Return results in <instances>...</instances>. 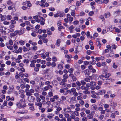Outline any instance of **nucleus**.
<instances>
[{"instance_id": "ea45409f", "label": "nucleus", "mask_w": 121, "mask_h": 121, "mask_svg": "<svg viewBox=\"0 0 121 121\" xmlns=\"http://www.w3.org/2000/svg\"><path fill=\"white\" fill-rule=\"evenodd\" d=\"M65 28L63 26H59L58 27V30L59 31H61V29H64Z\"/></svg>"}, {"instance_id": "e433bc0d", "label": "nucleus", "mask_w": 121, "mask_h": 121, "mask_svg": "<svg viewBox=\"0 0 121 121\" xmlns=\"http://www.w3.org/2000/svg\"><path fill=\"white\" fill-rule=\"evenodd\" d=\"M117 105V104L116 103L113 102H112L111 104V105L112 106H116Z\"/></svg>"}, {"instance_id": "393cba45", "label": "nucleus", "mask_w": 121, "mask_h": 121, "mask_svg": "<svg viewBox=\"0 0 121 121\" xmlns=\"http://www.w3.org/2000/svg\"><path fill=\"white\" fill-rule=\"evenodd\" d=\"M70 107L69 108H70V110L71 111V109H74L75 108V106L73 104H71L69 106Z\"/></svg>"}, {"instance_id": "c03bdc74", "label": "nucleus", "mask_w": 121, "mask_h": 121, "mask_svg": "<svg viewBox=\"0 0 121 121\" xmlns=\"http://www.w3.org/2000/svg\"><path fill=\"white\" fill-rule=\"evenodd\" d=\"M81 82L82 85H85L86 84V83L83 80H81Z\"/></svg>"}, {"instance_id": "69168bd1", "label": "nucleus", "mask_w": 121, "mask_h": 121, "mask_svg": "<svg viewBox=\"0 0 121 121\" xmlns=\"http://www.w3.org/2000/svg\"><path fill=\"white\" fill-rule=\"evenodd\" d=\"M90 63L92 65H94L96 63V61L95 60H93L91 62H90Z\"/></svg>"}, {"instance_id": "f257e3e1", "label": "nucleus", "mask_w": 121, "mask_h": 121, "mask_svg": "<svg viewBox=\"0 0 121 121\" xmlns=\"http://www.w3.org/2000/svg\"><path fill=\"white\" fill-rule=\"evenodd\" d=\"M69 76L70 78H71L73 81L74 82L75 81L78 80L77 78L72 73H70L69 75Z\"/></svg>"}, {"instance_id": "37998d69", "label": "nucleus", "mask_w": 121, "mask_h": 121, "mask_svg": "<svg viewBox=\"0 0 121 121\" xmlns=\"http://www.w3.org/2000/svg\"><path fill=\"white\" fill-rule=\"evenodd\" d=\"M11 23L13 24H15L16 23V22L14 20H12L11 21Z\"/></svg>"}, {"instance_id": "7ed1b4c3", "label": "nucleus", "mask_w": 121, "mask_h": 121, "mask_svg": "<svg viewBox=\"0 0 121 121\" xmlns=\"http://www.w3.org/2000/svg\"><path fill=\"white\" fill-rule=\"evenodd\" d=\"M106 92V91L104 90H99V91L98 92L96 93V94L97 95H102L105 94Z\"/></svg>"}, {"instance_id": "8fccbe9b", "label": "nucleus", "mask_w": 121, "mask_h": 121, "mask_svg": "<svg viewBox=\"0 0 121 121\" xmlns=\"http://www.w3.org/2000/svg\"><path fill=\"white\" fill-rule=\"evenodd\" d=\"M50 100L51 102H53L55 101V99L53 97V98H50Z\"/></svg>"}, {"instance_id": "4c0bfd02", "label": "nucleus", "mask_w": 121, "mask_h": 121, "mask_svg": "<svg viewBox=\"0 0 121 121\" xmlns=\"http://www.w3.org/2000/svg\"><path fill=\"white\" fill-rule=\"evenodd\" d=\"M46 103L45 104H47L48 105H50L51 104V102L50 100H47V102L46 101Z\"/></svg>"}, {"instance_id": "4d7b16f0", "label": "nucleus", "mask_w": 121, "mask_h": 121, "mask_svg": "<svg viewBox=\"0 0 121 121\" xmlns=\"http://www.w3.org/2000/svg\"><path fill=\"white\" fill-rule=\"evenodd\" d=\"M57 60V58L55 56L53 57L52 58V61H56Z\"/></svg>"}, {"instance_id": "72a5a7b5", "label": "nucleus", "mask_w": 121, "mask_h": 121, "mask_svg": "<svg viewBox=\"0 0 121 121\" xmlns=\"http://www.w3.org/2000/svg\"><path fill=\"white\" fill-rule=\"evenodd\" d=\"M5 63L7 65H10L11 63V62L10 61L8 60Z\"/></svg>"}, {"instance_id": "a18cd8bd", "label": "nucleus", "mask_w": 121, "mask_h": 121, "mask_svg": "<svg viewBox=\"0 0 121 121\" xmlns=\"http://www.w3.org/2000/svg\"><path fill=\"white\" fill-rule=\"evenodd\" d=\"M16 121H22V118L20 117L19 118H16Z\"/></svg>"}, {"instance_id": "1a4fd4ad", "label": "nucleus", "mask_w": 121, "mask_h": 121, "mask_svg": "<svg viewBox=\"0 0 121 121\" xmlns=\"http://www.w3.org/2000/svg\"><path fill=\"white\" fill-rule=\"evenodd\" d=\"M43 103L40 102H35V105L36 106H39L40 108H39V109L40 108H41L43 104Z\"/></svg>"}, {"instance_id": "6ab92c4d", "label": "nucleus", "mask_w": 121, "mask_h": 121, "mask_svg": "<svg viewBox=\"0 0 121 121\" xmlns=\"http://www.w3.org/2000/svg\"><path fill=\"white\" fill-rule=\"evenodd\" d=\"M91 86H94L96 85V83L94 82H90Z\"/></svg>"}, {"instance_id": "58836bf2", "label": "nucleus", "mask_w": 121, "mask_h": 121, "mask_svg": "<svg viewBox=\"0 0 121 121\" xmlns=\"http://www.w3.org/2000/svg\"><path fill=\"white\" fill-rule=\"evenodd\" d=\"M19 31L21 33V35L23 34L24 32V29L23 28H21L20 30Z\"/></svg>"}, {"instance_id": "3c124183", "label": "nucleus", "mask_w": 121, "mask_h": 121, "mask_svg": "<svg viewBox=\"0 0 121 121\" xmlns=\"http://www.w3.org/2000/svg\"><path fill=\"white\" fill-rule=\"evenodd\" d=\"M43 41L44 43H47L48 41V40L45 38H43Z\"/></svg>"}, {"instance_id": "6e6552de", "label": "nucleus", "mask_w": 121, "mask_h": 121, "mask_svg": "<svg viewBox=\"0 0 121 121\" xmlns=\"http://www.w3.org/2000/svg\"><path fill=\"white\" fill-rule=\"evenodd\" d=\"M90 88L88 87H86L85 91L83 92V93L85 94H90V92L88 90H89Z\"/></svg>"}, {"instance_id": "412c9836", "label": "nucleus", "mask_w": 121, "mask_h": 121, "mask_svg": "<svg viewBox=\"0 0 121 121\" xmlns=\"http://www.w3.org/2000/svg\"><path fill=\"white\" fill-rule=\"evenodd\" d=\"M76 5L77 6H79L81 4V2L79 1H77L76 2Z\"/></svg>"}, {"instance_id": "052dcab7", "label": "nucleus", "mask_w": 121, "mask_h": 121, "mask_svg": "<svg viewBox=\"0 0 121 121\" xmlns=\"http://www.w3.org/2000/svg\"><path fill=\"white\" fill-rule=\"evenodd\" d=\"M87 118L86 117H84L82 118V121H87Z\"/></svg>"}, {"instance_id": "473e14b6", "label": "nucleus", "mask_w": 121, "mask_h": 121, "mask_svg": "<svg viewBox=\"0 0 121 121\" xmlns=\"http://www.w3.org/2000/svg\"><path fill=\"white\" fill-rule=\"evenodd\" d=\"M80 115L82 117H85L86 116V114L84 112H81L80 113Z\"/></svg>"}, {"instance_id": "0e129e2a", "label": "nucleus", "mask_w": 121, "mask_h": 121, "mask_svg": "<svg viewBox=\"0 0 121 121\" xmlns=\"http://www.w3.org/2000/svg\"><path fill=\"white\" fill-rule=\"evenodd\" d=\"M110 116L111 118H114L115 117V115L114 113H112Z\"/></svg>"}, {"instance_id": "4468645a", "label": "nucleus", "mask_w": 121, "mask_h": 121, "mask_svg": "<svg viewBox=\"0 0 121 121\" xmlns=\"http://www.w3.org/2000/svg\"><path fill=\"white\" fill-rule=\"evenodd\" d=\"M104 16L106 18H108L110 16V14L109 12H107L104 14Z\"/></svg>"}, {"instance_id": "39448f33", "label": "nucleus", "mask_w": 121, "mask_h": 121, "mask_svg": "<svg viewBox=\"0 0 121 121\" xmlns=\"http://www.w3.org/2000/svg\"><path fill=\"white\" fill-rule=\"evenodd\" d=\"M92 109L93 110H95L96 111H99V107H98L95 104H93L92 105Z\"/></svg>"}, {"instance_id": "0eeeda50", "label": "nucleus", "mask_w": 121, "mask_h": 121, "mask_svg": "<svg viewBox=\"0 0 121 121\" xmlns=\"http://www.w3.org/2000/svg\"><path fill=\"white\" fill-rule=\"evenodd\" d=\"M99 110L100 111V113L102 114H104L105 112V110H103V108L102 107H99Z\"/></svg>"}, {"instance_id": "bb28decb", "label": "nucleus", "mask_w": 121, "mask_h": 121, "mask_svg": "<svg viewBox=\"0 0 121 121\" xmlns=\"http://www.w3.org/2000/svg\"><path fill=\"white\" fill-rule=\"evenodd\" d=\"M84 81L86 82H89L90 81V79L89 78H86L84 79Z\"/></svg>"}, {"instance_id": "423d86ee", "label": "nucleus", "mask_w": 121, "mask_h": 121, "mask_svg": "<svg viewBox=\"0 0 121 121\" xmlns=\"http://www.w3.org/2000/svg\"><path fill=\"white\" fill-rule=\"evenodd\" d=\"M88 68L90 70H91V72L92 73L96 72V70L95 69L93 68V66L92 65H90L88 67Z\"/></svg>"}, {"instance_id": "ddd939ff", "label": "nucleus", "mask_w": 121, "mask_h": 121, "mask_svg": "<svg viewBox=\"0 0 121 121\" xmlns=\"http://www.w3.org/2000/svg\"><path fill=\"white\" fill-rule=\"evenodd\" d=\"M60 43L61 41L60 39H58L56 40V43L55 45L56 46L58 47L60 46Z\"/></svg>"}, {"instance_id": "7c9ffc66", "label": "nucleus", "mask_w": 121, "mask_h": 121, "mask_svg": "<svg viewBox=\"0 0 121 121\" xmlns=\"http://www.w3.org/2000/svg\"><path fill=\"white\" fill-rule=\"evenodd\" d=\"M111 75V74L109 73H107L105 74L104 77L105 78H108Z\"/></svg>"}, {"instance_id": "13d9d810", "label": "nucleus", "mask_w": 121, "mask_h": 121, "mask_svg": "<svg viewBox=\"0 0 121 121\" xmlns=\"http://www.w3.org/2000/svg\"><path fill=\"white\" fill-rule=\"evenodd\" d=\"M90 101L92 103H94L96 102V100L95 99H91Z\"/></svg>"}, {"instance_id": "2f4dec72", "label": "nucleus", "mask_w": 121, "mask_h": 121, "mask_svg": "<svg viewBox=\"0 0 121 121\" xmlns=\"http://www.w3.org/2000/svg\"><path fill=\"white\" fill-rule=\"evenodd\" d=\"M6 18L8 20H10L12 19V17L10 15H8L7 16Z\"/></svg>"}, {"instance_id": "680f3d73", "label": "nucleus", "mask_w": 121, "mask_h": 121, "mask_svg": "<svg viewBox=\"0 0 121 121\" xmlns=\"http://www.w3.org/2000/svg\"><path fill=\"white\" fill-rule=\"evenodd\" d=\"M92 53V52L90 50H88L87 51L86 53L88 55H90Z\"/></svg>"}, {"instance_id": "c9c22d12", "label": "nucleus", "mask_w": 121, "mask_h": 121, "mask_svg": "<svg viewBox=\"0 0 121 121\" xmlns=\"http://www.w3.org/2000/svg\"><path fill=\"white\" fill-rule=\"evenodd\" d=\"M77 99L78 100H81L83 98L81 96H77Z\"/></svg>"}, {"instance_id": "de8ad7c7", "label": "nucleus", "mask_w": 121, "mask_h": 121, "mask_svg": "<svg viewBox=\"0 0 121 121\" xmlns=\"http://www.w3.org/2000/svg\"><path fill=\"white\" fill-rule=\"evenodd\" d=\"M4 28L3 26H0V32H2L3 30V28Z\"/></svg>"}, {"instance_id": "79ce46f5", "label": "nucleus", "mask_w": 121, "mask_h": 121, "mask_svg": "<svg viewBox=\"0 0 121 121\" xmlns=\"http://www.w3.org/2000/svg\"><path fill=\"white\" fill-rule=\"evenodd\" d=\"M79 103V104H80V105L81 104L82 105H83L84 104V101L82 100L80 101Z\"/></svg>"}, {"instance_id": "bf43d9fd", "label": "nucleus", "mask_w": 121, "mask_h": 121, "mask_svg": "<svg viewBox=\"0 0 121 121\" xmlns=\"http://www.w3.org/2000/svg\"><path fill=\"white\" fill-rule=\"evenodd\" d=\"M7 47L8 49L10 50H12L13 49V47L12 46H10L9 45L7 46Z\"/></svg>"}, {"instance_id": "5fc2aeb1", "label": "nucleus", "mask_w": 121, "mask_h": 121, "mask_svg": "<svg viewBox=\"0 0 121 121\" xmlns=\"http://www.w3.org/2000/svg\"><path fill=\"white\" fill-rule=\"evenodd\" d=\"M109 107V105L107 104H105L104 105V107L105 109L108 108Z\"/></svg>"}, {"instance_id": "f8f14e48", "label": "nucleus", "mask_w": 121, "mask_h": 121, "mask_svg": "<svg viewBox=\"0 0 121 121\" xmlns=\"http://www.w3.org/2000/svg\"><path fill=\"white\" fill-rule=\"evenodd\" d=\"M30 90L29 89H26L25 90L26 95L27 96H30L32 95V94L30 91Z\"/></svg>"}, {"instance_id": "338daca9", "label": "nucleus", "mask_w": 121, "mask_h": 121, "mask_svg": "<svg viewBox=\"0 0 121 121\" xmlns=\"http://www.w3.org/2000/svg\"><path fill=\"white\" fill-rule=\"evenodd\" d=\"M42 95H43V96H45L47 95V93L45 91H43L42 92Z\"/></svg>"}, {"instance_id": "6e6d98bb", "label": "nucleus", "mask_w": 121, "mask_h": 121, "mask_svg": "<svg viewBox=\"0 0 121 121\" xmlns=\"http://www.w3.org/2000/svg\"><path fill=\"white\" fill-rule=\"evenodd\" d=\"M73 69L72 68L69 69L68 71L70 73H72L73 71Z\"/></svg>"}, {"instance_id": "603ef678", "label": "nucleus", "mask_w": 121, "mask_h": 121, "mask_svg": "<svg viewBox=\"0 0 121 121\" xmlns=\"http://www.w3.org/2000/svg\"><path fill=\"white\" fill-rule=\"evenodd\" d=\"M29 109L32 111H34L35 110L34 107L33 106L30 107H29Z\"/></svg>"}, {"instance_id": "2eb2a0df", "label": "nucleus", "mask_w": 121, "mask_h": 121, "mask_svg": "<svg viewBox=\"0 0 121 121\" xmlns=\"http://www.w3.org/2000/svg\"><path fill=\"white\" fill-rule=\"evenodd\" d=\"M7 4L11 6H13V5L14 4L10 0H9L7 1Z\"/></svg>"}, {"instance_id": "09e8293b", "label": "nucleus", "mask_w": 121, "mask_h": 121, "mask_svg": "<svg viewBox=\"0 0 121 121\" xmlns=\"http://www.w3.org/2000/svg\"><path fill=\"white\" fill-rule=\"evenodd\" d=\"M71 92L73 93L75 92L76 91V90L75 88H72L71 89Z\"/></svg>"}, {"instance_id": "9b49d317", "label": "nucleus", "mask_w": 121, "mask_h": 121, "mask_svg": "<svg viewBox=\"0 0 121 121\" xmlns=\"http://www.w3.org/2000/svg\"><path fill=\"white\" fill-rule=\"evenodd\" d=\"M76 6L74 5H72L70 7H69V9L70 10L72 11H74V10L76 9Z\"/></svg>"}, {"instance_id": "b1692460", "label": "nucleus", "mask_w": 121, "mask_h": 121, "mask_svg": "<svg viewBox=\"0 0 121 121\" xmlns=\"http://www.w3.org/2000/svg\"><path fill=\"white\" fill-rule=\"evenodd\" d=\"M87 117L89 119H91L93 118V116L91 114H89L88 115Z\"/></svg>"}, {"instance_id": "f3484780", "label": "nucleus", "mask_w": 121, "mask_h": 121, "mask_svg": "<svg viewBox=\"0 0 121 121\" xmlns=\"http://www.w3.org/2000/svg\"><path fill=\"white\" fill-rule=\"evenodd\" d=\"M57 13L58 14H60L59 16L60 17H62L64 15V14H65L64 12H61L60 11H58Z\"/></svg>"}, {"instance_id": "a211bd4d", "label": "nucleus", "mask_w": 121, "mask_h": 121, "mask_svg": "<svg viewBox=\"0 0 121 121\" xmlns=\"http://www.w3.org/2000/svg\"><path fill=\"white\" fill-rule=\"evenodd\" d=\"M57 67L58 69H62L63 68V65L61 64H59L58 65Z\"/></svg>"}, {"instance_id": "cd10ccee", "label": "nucleus", "mask_w": 121, "mask_h": 121, "mask_svg": "<svg viewBox=\"0 0 121 121\" xmlns=\"http://www.w3.org/2000/svg\"><path fill=\"white\" fill-rule=\"evenodd\" d=\"M48 95L49 97H52L53 96V94L52 92H48Z\"/></svg>"}, {"instance_id": "5701e85b", "label": "nucleus", "mask_w": 121, "mask_h": 121, "mask_svg": "<svg viewBox=\"0 0 121 121\" xmlns=\"http://www.w3.org/2000/svg\"><path fill=\"white\" fill-rule=\"evenodd\" d=\"M23 62L26 64H27L29 62V61L28 59H26L24 60L23 61Z\"/></svg>"}, {"instance_id": "4be33fe9", "label": "nucleus", "mask_w": 121, "mask_h": 121, "mask_svg": "<svg viewBox=\"0 0 121 121\" xmlns=\"http://www.w3.org/2000/svg\"><path fill=\"white\" fill-rule=\"evenodd\" d=\"M63 78L66 79H67L69 77L68 75L66 74H64L63 75Z\"/></svg>"}, {"instance_id": "dca6fc26", "label": "nucleus", "mask_w": 121, "mask_h": 121, "mask_svg": "<svg viewBox=\"0 0 121 121\" xmlns=\"http://www.w3.org/2000/svg\"><path fill=\"white\" fill-rule=\"evenodd\" d=\"M84 72L86 76H88L89 75V71L88 69H86L84 71H82V72Z\"/></svg>"}, {"instance_id": "e2e57ef3", "label": "nucleus", "mask_w": 121, "mask_h": 121, "mask_svg": "<svg viewBox=\"0 0 121 121\" xmlns=\"http://www.w3.org/2000/svg\"><path fill=\"white\" fill-rule=\"evenodd\" d=\"M34 95L35 96H36V97H38L39 96V94L37 93H35L34 94Z\"/></svg>"}, {"instance_id": "49530a36", "label": "nucleus", "mask_w": 121, "mask_h": 121, "mask_svg": "<svg viewBox=\"0 0 121 121\" xmlns=\"http://www.w3.org/2000/svg\"><path fill=\"white\" fill-rule=\"evenodd\" d=\"M27 4L28 5V6L29 7H31V4L30 3V1H26V2Z\"/></svg>"}, {"instance_id": "774afa93", "label": "nucleus", "mask_w": 121, "mask_h": 121, "mask_svg": "<svg viewBox=\"0 0 121 121\" xmlns=\"http://www.w3.org/2000/svg\"><path fill=\"white\" fill-rule=\"evenodd\" d=\"M74 121H79V118L78 117H76L74 119Z\"/></svg>"}, {"instance_id": "9d476101", "label": "nucleus", "mask_w": 121, "mask_h": 121, "mask_svg": "<svg viewBox=\"0 0 121 121\" xmlns=\"http://www.w3.org/2000/svg\"><path fill=\"white\" fill-rule=\"evenodd\" d=\"M39 98H40L42 100V103H44L46 102V101H45V97L43 95H40L39 96Z\"/></svg>"}, {"instance_id": "aec40b11", "label": "nucleus", "mask_w": 121, "mask_h": 121, "mask_svg": "<svg viewBox=\"0 0 121 121\" xmlns=\"http://www.w3.org/2000/svg\"><path fill=\"white\" fill-rule=\"evenodd\" d=\"M63 114L64 115L65 117L66 118H68L69 117L70 115L68 113H63Z\"/></svg>"}, {"instance_id": "c756f323", "label": "nucleus", "mask_w": 121, "mask_h": 121, "mask_svg": "<svg viewBox=\"0 0 121 121\" xmlns=\"http://www.w3.org/2000/svg\"><path fill=\"white\" fill-rule=\"evenodd\" d=\"M61 100H60L61 101V100L63 101H65L66 99V97H65L64 96H62L61 97Z\"/></svg>"}, {"instance_id": "a19ab883", "label": "nucleus", "mask_w": 121, "mask_h": 121, "mask_svg": "<svg viewBox=\"0 0 121 121\" xmlns=\"http://www.w3.org/2000/svg\"><path fill=\"white\" fill-rule=\"evenodd\" d=\"M71 14L72 16L74 17L75 16V11H72L71 12Z\"/></svg>"}, {"instance_id": "20e7f679", "label": "nucleus", "mask_w": 121, "mask_h": 121, "mask_svg": "<svg viewBox=\"0 0 121 121\" xmlns=\"http://www.w3.org/2000/svg\"><path fill=\"white\" fill-rule=\"evenodd\" d=\"M29 96L28 98V100L30 102H33L35 100V98L32 96L30 95Z\"/></svg>"}, {"instance_id": "864d4df0", "label": "nucleus", "mask_w": 121, "mask_h": 121, "mask_svg": "<svg viewBox=\"0 0 121 121\" xmlns=\"http://www.w3.org/2000/svg\"><path fill=\"white\" fill-rule=\"evenodd\" d=\"M62 108L60 107H58L56 109V110L57 111V112H59L62 110Z\"/></svg>"}, {"instance_id": "a878e982", "label": "nucleus", "mask_w": 121, "mask_h": 121, "mask_svg": "<svg viewBox=\"0 0 121 121\" xmlns=\"http://www.w3.org/2000/svg\"><path fill=\"white\" fill-rule=\"evenodd\" d=\"M36 102H40L41 101V99L39 97H37L36 98Z\"/></svg>"}, {"instance_id": "c85d7f7f", "label": "nucleus", "mask_w": 121, "mask_h": 121, "mask_svg": "<svg viewBox=\"0 0 121 121\" xmlns=\"http://www.w3.org/2000/svg\"><path fill=\"white\" fill-rule=\"evenodd\" d=\"M14 33L15 35H21V33H20V32L18 30H16L14 32Z\"/></svg>"}, {"instance_id": "f03ea898", "label": "nucleus", "mask_w": 121, "mask_h": 121, "mask_svg": "<svg viewBox=\"0 0 121 121\" xmlns=\"http://www.w3.org/2000/svg\"><path fill=\"white\" fill-rule=\"evenodd\" d=\"M70 108L69 107H68L67 108H65L63 109V113H68L71 112Z\"/></svg>"}, {"instance_id": "f704fd0d", "label": "nucleus", "mask_w": 121, "mask_h": 121, "mask_svg": "<svg viewBox=\"0 0 121 121\" xmlns=\"http://www.w3.org/2000/svg\"><path fill=\"white\" fill-rule=\"evenodd\" d=\"M19 43L21 45H23L24 44L25 42L23 41L20 40L19 41Z\"/></svg>"}]
</instances>
